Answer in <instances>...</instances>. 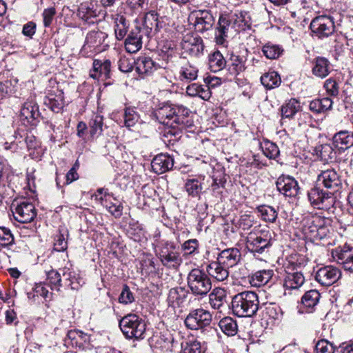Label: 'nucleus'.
Segmentation results:
<instances>
[{
    "mask_svg": "<svg viewBox=\"0 0 353 353\" xmlns=\"http://www.w3.org/2000/svg\"><path fill=\"white\" fill-rule=\"evenodd\" d=\"M61 275L57 270H52L46 272V285L49 286L51 290L59 291L61 287Z\"/></svg>",
    "mask_w": 353,
    "mask_h": 353,
    "instance_id": "nucleus-50",
    "label": "nucleus"
},
{
    "mask_svg": "<svg viewBox=\"0 0 353 353\" xmlns=\"http://www.w3.org/2000/svg\"><path fill=\"white\" fill-rule=\"evenodd\" d=\"M103 205L114 217H120L122 215L123 208L119 201H116L115 203H112L109 202L108 199H105V203Z\"/></svg>",
    "mask_w": 353,
    "mask_h": 353,
    "instance_id": "nucleus-59",
    "label": "nucleus"
},
{
    "mask_svg": "<svg viewBox=\"0 0 353 353\" xmlns=\"http://www.w3.org/2000/svg\"><path fill=\"white\" fill-rule=\"evenodd\" d=\"M90 341V336L78 330H69L65 339V345L67 347L83 350Z\"/></svg>",
    "mask_w": 353,
    "mask_h": 353,
    "instance_id": "nucleus-20",
    "label": "nucleus"
},
{
    "mask_svg": "<svg viewBox=\"0 0 353 353\" xmlns=\"http://www.w3.org/2000/svg\"><path fill=\"white\" fill-rule=\"evenodd\" d=\"M317 182L333 192H336L341 185V177L333 168L322 170L318 175Z\"/></svg>",
    "mask_w": 353,
    "mask_h": 353,
    "instance_id": "nucleus-17",
    "label": "nucleus"
},
{
    "mask_svg": "<svg viewBox=\"0 0 353 353\" xmlns=\"http://www.w3.org/2000/svg\"><path fill=\"white\" fill-rule=\"evenodd\" d=\"M199 241L196 239L185 241L182 245V250L185 255H195L199 253Z\"/></svg>",
    "mask_w": 353,
    "mask_h": 353,
    "instance_id": "nucleus-58",
    "label": "nucleus"
},
{
    "mask_svg": "<svg viewBox=\"0 0 353 353\" xmlns=\"http://www.w3.org/2000/svg\"><path fill=\"white\" fill-rule=\"evenodd\" d=\"M261 82L264 87L270 90L280 85L281 80L276 72L270 71L261 77Z\"/></svg>",
    "mask_w": 353,
    "mask_h": 353,
    "instance_id": "nucleus-46",
    "label": "nucleus"
},
{
    "mask_svg": "<svg viewBox=\"0 0 353 353\" xmlns=\"http://www.w3.org/2000/svg\"><path fill=\"white\" fill-rule=\"evenodd\" d=\"M159 62H157L159 68H168L176 59L179 57L176 54H170V52L164 53L163 52H158Z\"/></svg>",
    "mask_w": 353,
    "mask_h": 353,
    "instance_id": "nucleus-51",
    "label": "nucleus"
},
{
    "mask_svg": "<svg viewBox=\"0 0 353 353\" xmlns=\"http://www.w3.org/2000/svg\"><path fill=\"white\" fill-rule=\"evenodd\" d=\"M173 165V157L168 154L164 153L155 156L151 162L152 169L157 174H161L170 170Z\"/></svg>",
    "mask_w": 353,
    "mask_h": 353,
    "instance_id": "nucleus-23",
    "label": "nucleus"
},
{
    "mask_svg": "<svg viewBox=\"0 0 353 353\" xmlns=\"http://www.w3.org/2000/svg\"><path fill=\"white\" fill-rule=\"evenodd\" d=\"M212 316L210 311L202 307L190 311L185 319V327L191 330H204L210 327Z\"/></svg>",
    "mask_w": 353,
    "mask_h": 353,
    "instance_id": "nucleus-7",
    "label": "nucleus"
},
{
    "mask_svg": "<svg viewBox=\"0 0 353 353\" xmlns=\"http://www.w3.org/2000/svg\"><path fill=\"white\" fill-rule=\"evenodd\" d=\"M241 252L237 248H228L221 251L216 259L221 264L228 268L236 265L241 260Z\"/></svg>",
    "mask_w": 353,
    "mask_h": 353,
    "instance_id": "nucleus-24",
    "label": "nucleus"
},
{
    "mask_svg": "<svg viewBox=\"0 0 353 353\" xmlns=\"http://www.w3.org/2000/svg\"><path fill=\"white\" fill-rule=\"evenodd\" d=\"M163 21L158 18L157 14L154 12L148 13L145 16L143 23V32L145 38L148 39L151 37L152 31L158 32L163 28Z\"/></svg>",
    "mask_w": 353,
    "mask_h": 353,
    "instance_id": "nucleus-27",
    "label": "nucleus"
},
{
    "mask_svg": "<svg viewBox=\"0 0 353 353\" xmlns=\"http://www.w3.org/2000/svg\"><path fill=\"white\" fill-rule=\"evenodd\" d=\"M154 252L161 265L166 268L176 270L182 263L179 247L174 241H159L155 246Z\"/></svg>",
    "mask_w": 353,
    "mask_h": 353,
    "instance_id": "nucleus-3",
    "label": "nucleus"
},
{
    "mask_svg": "<svg viewBox=\"0 0 353 353\" xmlns=\"http://www.w3.org/2000/svg\"><path fill=\"white\" fill-rule=\"evenodd\" d=\"M263 55L268 59H277L283 52V48L271 42L265 43L261 49Z\"/></svg>",
    "mask_w": 353,
    "mask_h": 353,
    "instance_id": "nucleus-47",
    "label": "nucleus"
},
{
    "mask_svg": "<svg viewBox=\"0 0 353 353\" xmlns=\"http://www.w3.org/2000/svg\"><path fill=\"white\" fill-rule=\"evenodd\" d=\"M231 309L233 314L239 317H252L262 309L259 306V297L252 291H244L232 297Z\"/></svg>",
    "mask_w": 353,
    "mask_h": 353,
    "instance_id": "nucleus-1",
    "label": "nucleus"
},
{
    "mask_svg": "<svg viewBox=\"0 0 353 353\" xmlns=\"http://www.w3.org/2000/svg\"><path fill=\"white\" fill-rule=\"evenodd\" d=\"M186 93L190 97H199L208 101L211 97V91L208 85L192 83L187 86Z\"/></svg>",
    "mask_w": 353,
    "mask_h": 353,
    "instance_id": "nucleus-35",
    "label": "nucleus"
},
{
    "mask_svg": "<svg viewBox=\"0 0 353 353\" xmlns=\"http://www.w3.org/2000/svg\"><path fill=\"white\" fill-rule=\"evenodd\" d=\"M128 234L134 241H139L144 236V231L139 223H133L130 224Z\"/></svg>",
    "mask_w": 353,
    "mask_h": 353,
    "instance_id": "nucleus-57",
    "label": "nucleus"
},
{
    "mask_svg": "<svg viewBox=\"0 0 353 353\" xmlns=\"http://www.w3.org/2000/svg\"><path fill=\"white\" fill-rule=\"evenodd\" d=\"M124 125L127 128H131L136 125L138 123L140 115L137 112L135 107H125L124 108Z\"/></svg>",
    "mask_w": 353,
    "mask_h": 353,
    "instance_id": "nucleus-49",
    "label": "nucleus"
},
{
    "mask_svg": "<svg viewBox=\"0 0 353 353\" xmlns=\"http://www.w3.org/2000/svg\"><path fill=\"white\" fill-rule=\"evenodd\" d=\"M325 218L321 216H314L310 221H308L307 225L304 228L305 233L310 235L311 237L315 239V234L317 233L320 225L324 224Z\"/></svg>",
    "mask_w": 353,
    "mask_h": 353,
    "instance_id": "nucleus-52",
    "label": "nucleus"
},
{
    "mask_svg": "<svg viewBox=\"0 0 353 353\" xmlns=\"http://www.w3.org/2000/svg\"><path fill=\"white\" fill-rule=\"evenodd\" d=\"M228 269L218 261H216L207 265L206 272L209 277L212 276L217 281H223L229 276Z\"/></svg>",
    "mask_w": 353,
    "mask_h": 353,
    "instance_id": "nucleus-31",
    "label": "nucleus"
},
{
    "mask_svg": "<svg viewBox=\"0 0 353 353\" xmlns=\"http://www.w3.org/2000/svg\"><path fill=\"white\" fill-rule=\"evenodd\" d=\"M310 204L316 209L329 210L334 204V199L332 192L323 190L320 187L315 186L307 192Z\"/></svg>",
    "mask_w": 353,
    "mask_h": 353,
    "instance_id": "nucleus-10",
    "label": "nucleus"
},
{
    "mask_svg": "<svg viewBox=\"0 0 353 353\" xmlns=\"http://www.w3.org/2000/svg\"><path fill=\"white\" fill-rule=\"evenodd\" d=\"M198 72V68L188 62L181 67L179 72V79L183 82H191L197 79Z\"/></svg>",
    "mask_w": 353,
    "mask_h": 353,
    "instance_id": "nucleus-38",
    "label": "nucleus"
},
{
    "mask_svg": "<svg viewBox=\"0 0 353 353\" xmlns=\"http://www.w3.org/2000/svg\"><path fill=\"white\" fill-rule=\"evenodd\" d=\"M305 283V277L301 272H286L283 279L284 294H291L292 290H298Z\"/></svg>",
    "mask_w": 353,
    "mask_h": 353,
    "instance_id": "nucleus-19",
    "label": "nucleus"
},
{
    "mask_svg": "<svg viewBox=\"0 0 353 353\" xmlns=\"http://www.w3.org/2000/svg\"><path fill=\"white\" fill-rule=\"evenodd\" d=\"M209 66L212 72H216L227 65V60L219 51H215L209 55Z\"/></svg>",
    "mask_w": 353,
    "mask_h": 353,
    "instance_id": "nucleus-44",
    "label": "nucleus"
},
{
    "mask_svg": "<svg viewBox=\"0 0 353 353\" xmlns=\"http://www.w3.org/2000/svg\"><path fill=\"white\" fill-rule=\"evenodd\" d=\"M333 101L329 97L315 99L310 101L309 109L314 114L324 113L332 107Z\"/></svg>",
    "mask_w": 353,
    "mask_h": 353,
    "instance_id": "nucleus-39",
    "label": "nucleus"
},
{
    "mask_svg": "<svg viewBox=\"0 0 353 353\" xmlns=\"http://www.w3.org/2000/svg\"><path fill=\"white\" fill-rule=\"evenodd\" d=\"M277 190L286 197H296L300 192L298 181L290 175L281 174L276 181Z\"/></svg>",
    "mask_w": 353,
    "mask_h": 353,
    "instance_id": "nucleus-14",
    "label": "nucleus"
},
{
    "mask_svg": "<svg viewBox=\"0 0 353 353\" xmlns=\"http://www.w3.org/2000/svg\"><path fill=\"white\" fill-rule=\"evenodd\" d=\"M273 235L269 230L250 232L246 237L247 250L257 258L268 255L274 242Z\"/></svg>",
    "mask_w": 353,
    "mask_h": 353,
    "instance_id": "nucleus-2",
    "label": "nucleus"
},
{
    "mask_svg": "<svg viewBox=\"0 0 353 353\" xmlns=\"http://www.w3.org/2000/svg\"><path fill=\"white\" fill-rule=\"evenodd\" d=\"M187 281L192 294L200 298L206 296L212 288L210 278L200 268L192 269L188 274Z\"/></svg>",
    "mask_w": 353,
    "mask_h": 353,
    "instance_id": "nucleus-5",
    "label": "nucleus"
},
{
    "mask_svg": "<svg viewBox=\"0 0 353 353\" xmlns=\"http://www.w3.org/2000/svg\"><path fill=\"white\" fill-rule=\"evenodd\" d=\"M134 61L125 56L120 57L118 61V67L122 72L128 73L132 71L134 68Z\"/></svg>",
    "mask_w": 353,
    "mask_h": 353,
    "instance_id": "nucleus-62",
    "label": "nucleus"
},
{
    "mask_svg": "<svg viewBox=\"0 0 353 353\" xmlns=\"http://www.w3.org/2000/svg\"><path fill=\"white\" fill-rule=\"evenodd\" d=\"M262 316L270 323H277L283 317V312L281 307L273 303H265L262 307Z\"/></svg>",
    "mask_w": 353,
    "mask_h": 353,
    "instance_id": "nucleus-29",
    "label": "nucleus"
},
{
    "mask_svg": "<svg viewBox=\"0 0 353 353\" xmlns=\"http://www.w3.org/2000/svg\"><path fill=\"white\" fill-rule=\"evenodd\" d=\"M310 28L317 38L320 39L327 38L335 32L334 18L327 14L316 16L312 20Z\"/></svg>",
    "mask_w": 353,
    "mask_h": 353,
    "instance_id": "nucleus-8",
    "label": "nucleus"
},
{
    "mask_svg": "<svg viewBox=\"0 0 353 353\" xmlns=\"http://www.w3.org/2000/svg\"><path fill=\"white\" fill-rule=\"evenodd\" d=\"M245 62L246 58L244 56L232 53L230 58L227 60L226 67L229 73L236 77L245 70Z\"/></svg>",
    "mask_w": 353,
    "mask_h": 353,
    "instance_id": "nucleus-30",
    "label": "nucleus"
},
{
    "mask_svg": "<svg viewBox=\"0 0 353 353\" xmlns=\"http://www.w3.org/2000/svg\"><path fill=\"white\" fill-rule=\"evenodd\" d=\"M118 300L120 303L124 305L130 304L134 302V294L127 285H123Z\"/></svg>",
    "mask_w": 353,
    "mask_h": 353,
    "instance_id": "nucleus-61",
    "label": "nucleus"
},
{
    "mask_svg": "<svg viewBox=\"0 0 353 353\" xmlns=\"http://www.w3.org/2000/svg\"><path fill=\"white\" fill-rule=\"evenodd\" d=\"M341 276L340 269L333 265L319 268L315 273V280L323 286H331Z\"/></svg>",
    "mask_w": 353,
    "mask_h": 353,
    "instance_id": "nucleus-16",
    "label": "nucleus"
},
{
    "mask_svg": "<svg viewBox=\"0 0 353 353\" xmlns=\"http://www.w3.org/2000/svg\"><path fill=\"white\" fill-rule=\"evenodd\" d=\"M143 30V25L142 27L135 26L130 30L125 41V48L127 52L135 53L141 48L142 40L145 37Z\"/></svg>",
    "mask_w": 353,
    "mask_h": 353,
    "instance_id": "nucleus-18",
    "label": "nucleus"
},
{
    "mask_svg": "<svg viewBox=\"0 0 353 353\" xmlns=\"http://www.w3.org/2000/svg\"><path fill=\"white\" fill-rule=\"evenodd\" d=\"M14 218L19 223H30L36 216V210L34 205L27 201H14L11 205Z\"/></svg>",
    "mask_w": 353,
    "mask_h": 353,
    "instance_id": "nucleus-9",
    "label": "nucleus"
},
{
    "mask_svg": "<svg viewBox=\"0 0 353 353\" xmlns=\"http://www.w3.org/2000/svg\"><path fill=\"white\" fill-rule=\"evenodd\" d=\"M330 61L323 57H317L312 61V73L316 77L324 79L332 70Z\"/></svg>",
    "mask_w": 353,
    "mask_h": 353,
    "instance_id": "nucleus-26",
    "label": "nucleus"
},
{
    "mask_svg": "<svg viewBox=\"0 0 353 353\" xmlns=\"http://www.w3.org/2000/svg\"><path fill=\"white\" fill-rule=\"evenodd\" d=\"M226 298L225 290L223 288H216L209 294V303L212 308L221 312L226 303Z\"/></svg>",
    "mask_w": 353,
    "mask_h": 353,
    "instance_id": "nucleus-32",
    "label": "nucleus"
},
{
    "mask_svg": "<svg viewBox=\"0 0 353 353\" xmlns=\"http://www.w3.org/2000/svg\"><path fill=\"white\" fill-rule=\"evenodd\" d=\"M256 210L263 221L268 223L276 221L278 212L274 207L268 205H261L258 206Z\"/></svg>",
    "mask_w": 353,
    "mask_h": 353,
    "instance_id": "nucleus-42",
    "label": "nucleus"
},
{
    "mask_svg": "<svg viewBox=\"0 0 353 353\" xmlns=\"http://www.w3.org/2000/svg\"><path fill=\"white\" fill-rule=\"evenodd\" d=\"M273 275L272 270H261L250 275L248 281L252 286L261 287L267 284Z\"/></svg>",
    "mask_w": 353,
    "mask_h": 353,
    "instance_id": "nucleus-33",
    "label": "nucleus"
},
{
    "mask_svg": "<svg viewBox=\"0 0 353 353\" xmlns=\"http://www.w3.org/2000/svg\"><path fill=\"white\" fill-rule=\"evenodd\" d=\"M316 353H334V347L332 343L327 340L319 341L316 344Z\"/></svg>",
    "mask_w": 353,
    "mask_h": 353,
    "instance_id": "nucleus-64",
    "label": "nucleus"
},
{
    "mask_svg": "<svg viewBox=\"0 0 353 353\" xmlns=\"http://www.w3.org/2000/svg\"><path fill=\"white\" fill-rule=\"evenodd\" d=\"M184 188L188 196L193 198L200 197L203 190L202 183L197 178L188 179Z\"/></svg>",
    "mask_w": 353,
    "mask_h": 353,
    "instance_id": "nucleus-43",
    "label": "nucleus"
},
{
    "mask_svg": "<svg viewBox=\"0 0 353 353\" xmlns=\"http://www.w3.org/2000/svg\"><path fill=\"white\" fill-rule=\"evenodd\" d=\"M175 110L172 128L167 132L174 136L176 134L175 130H186L193 126V121L190 116V110L188 108L182 105H176Z\"/></svg>",
    "mask_w": 353,
    "mask_h": 353,
    "instance_id": "nucleus-12",
    "label": "nucleus"
},
{
    "mask_svg": "<svg viewBox=\"0 0 353 353\" xmlns=\"http://www.w3.org/2000/svg\"><path fill=\"white\" fill-rule=\"evenodd\" d=\"M89 137L94 138L101 134L103 131V117L99 114H94L89 121Z\"/></svg>",
    "mask_w": 353,
    "mask_h": 353,
    "instance_id": "nucleus-45",
    "label": "nucleus"
},
{
    "mask_svg": "<svg viewBox=\"0 0 353 353\" xmlns=\"http://www.w3.org/2000/svg\"><path fill=\"white\" fill-rule=\"evenodd\" d=\"M181 46L185 52L193 57L202 55L205 48L201 37L193 33L185 34L183 37Z\"/></svg>",
    "mask_w": 353,
    "mask_h": 353,
    "instance_id": "nucleus-13",
    "label": "nucleus"
},
{
    "mask_svg": "<svg viewBox=\"0 0 353 353\" xmlns=\"http://www.w3.org/2000/svg\"><path fill=\"white\" fill-rule=\"evenodd\" d=\"M189 21L193 24L195 30L199 33L210 30L214 23L213 14L208 10L192 12L189 16Z\"/></svg>",
    "mask_w": 353,
    "mask_h": 353,
    "instance_id": "nucleus-11",
    "label": "nucleus"
},
{
    "mask_svg": "<svg viewBox=\"0 0 353 353\" xmlns=\"http://www.w3.org/2000/svg\"><path fill=\"white\" fill-rule=\"evenodd\" d=\"M27 296L33 302L40 303L44 297V284L37 283L32 290L27 293Z\"/></svg>",
    "mask_w": 353,
    "mask_h": 353,
    "instance_id": "nucleus-56",
    "label": "nucleus"
},
{
    "mask_svg": "<svg viewBox=\"0 0 353 353\" xmlns=\"http://www.w3.org/2000/svg\"><path fill=\"white\" fill-rule=\"evenodd\" d=\"M332 255L345 270L353 272V247L347 244L339 246L332 250Z\"/></svg>",
    "mask_w": 353,
    "mask_h": 353,
    "instance_id": "nucleus-15",
    "label": "nucleus"
},
{
    "mask_svg": "<svg viewBox=\"0 0 353 353\" xmlns=\"http://www.w3.org/2000/svg\"><path fill=\"white\" fill-rule=\"evenodd\" d=\"M300 103L296 99H290L281 107V118L292 119L300 110Z\"/></svg>",
    "mask_w": 353,
    "mask_h": 353,
    "instance_id": "nucleus-40",
    "label": "nucleus"
},
{
    "mask_svg": "<svg viewBox=\"0 0 353 353\" xmlns=\"http://www.w3.org/2000/svg\"><path fill=\"white\" fill-rule=\"evenodd\" d=\"M261 148L264 155L270 159H275L279 155L278 146L270 141H265Z\"/></svg>",
    "mask_w": 353,
    "mask_h": 353,
    "instance_id": "nucleus-55",
    "label": "nucleus"
},
{
    "mask_svg": "<svg viewBox=\"0 0 353 353\" xmlns=\"http://www.w3.org/2000/svg\"><path fill=\"white\" fill-rule=\"evenodd\" d=\"M324 88L330 96L336 97L339 94V84L336 81L332 78H330L325 81Z\"/></svg>",
    "mask_w": 353,
    "mask_h": 353,
    "instance_id": "nucleus-63",
    "label": "nucleus"
},
{
    "mask_svg": "<svg viewBox=\"0 0 353 353\" xmlns=\"http://www.w3.org/2000/svg\"><path fill=\"white\" fill-rule=\"evenodd\" d=\"M219 326L221 331L228 336H234L238 331L236 321L230 316L224 317L220 320Z\"/></svg>",
    "mask_w": 353,
    "mask_h": 353,
    "instance_id": "nucleus-48",
    "label": "nucleus"
},
{
    "mask_svg": "<svg viewBox=\"0 0 353 353\" xmlns=\"http://www.w3.org/2000/svg\"><path fill=\"white\" fill-rule=\"evenodd\" d=\"M119 327L124 336L129 339L140 340L145 336L146 323L135 314H128L119 321Z\"/></svg>",
    "mask_w": 353,
    "mask_h": 353,
    "instance_id": "nucleus-4",
    "label": "nucleus"
},
{
    "mask_svg": "<svg viewBox=\"0 0 353 353\" xmlns=\"http://www.w3.org/2000/svg\"><path fill=\"white\" fill-rule=\"evenodd\" d=\"M175 105L165 103L156 111L155 116L160 123L172 128V120L176 112Z\"/></svg>",
    "mask_w": 353,
    "mask_h": 353,
    "instance_id": "nucleus-28",
    "label": "nucleus"
},
{
    "mask_svg": "<svg viewBox=\"0 0 353 353\" xmlns=\"http://www.w3.org/2000/svg\"><path fill=\"white\" fill-rule=\"evenodd\" d=\"M113 19L115 37L117 39L122 40L127 34L129 23L123 15L116 14Z\"/></svg>",
    "mask_w": 353,
    "mask_h": 353,
    "instance_id": "nucleus-41",
    "label": "nucleus"
},
{
    "mask_svg": "<svg viewBox=\"0 0 353 353\" xmlns=\"http://www.w3.org/2000/svg\"><path fill=\"white\" fill-rule=\"evenodd\" d=\"M317 154L322 161H329L334 159L336 152L330 144H322L316 148Z\"/></svg>",
    "mask_w": 353,
    "mask_h": 353,
    "instance_id": "nucleus-53",
    "label": "nucleus"
},
{
    "mask_svg": "<svg viewBox=\"0 0 353 353\" xmlns=\"http://www.w3.org/2000/svg\"><path fill=\"white\" fill-rule=\"evenodd\" d=\"M233 16L221 14L215 30V39L218 44H223L228 37L230 28L232 27Z\"/></svg>",
    "mask_w": 353,
    "mask_h": 353,
    "instance_id": "nucleus-21",
    "label": "nucleus"
},
{
    "mask_svg": "<svg viewBox=\"0 0 353 353\" xmlns=\"http://www.w3.org/2000/svg\"><path fill=\"white\" fill-rule=\"evenodd\" d=\"M320 298L321 294L316 290L306 292L301 299L303 306L305 308V312H312L314 307L317 305Z\"/></svg>",
    "mask_w": 353,
    "mask_h": 353,
    "instance_id": "nucleus-37",
    "label": "nucleus"
},
{
    "mask_svg": "<svg viewBox=\"0 0 353 353\" xmlns=\"http://www.w3.org/2000/svg\"><path fill=\"white\" fill-rule=\"evenodd\" d=\"M94 73L91 74V77L99 79L100 77L108 79L110 77L111 62L108 59L103 61L100 60H94L93 62Z\"/></svg>",
    "mask_w": 353,
    "mask_h": 353,
    "instance_id": "nucleus-34",
    "label": "nucleus"
},
{
    "mask_svg": "<svg viewBox=\"0 0 353 353\" xmlns=\"http://www.w3.org/2000/svg\"><path fill=\"white\" fill-rule=\"evenodd\" d=\"M108 34L101 30H91L85 36L84 44L81 49V54L84 57H91L105 50L108 44L105 41Z\"/></svg>",
    "mask_w": 353,
    "mask_h": 353,
    "instance_id": "nucleus-6",
    "label": "nucleus"
},
{
    "mask_svg": "<svg viewBox=\"0 0 353 353\" xmlns=\"http://www.w3.org/2000/svg\"><path fill=\"white\" fill-rule=\"evenodd\" d=\"M14 243V236L10 229L6 227H0V244L3 246H8Z\"/></svg>",
    "mask_w": 353,
    "mask_h": 353,
    "instance_id": "nucleus-60",
    "label": "nucleus"
},
{
    "mask_svg": "<svg viewBox=\"0 0 353 353\" xmlns=\"http://www.w3.org/2000/svg\"><path fill=\"white\" fill-rule=\"evenodd\" d=\"M39 116L38 106L32 102H26L22 106L19 114L20 120L25 125L32 126L37 125Z\"/></svg>",
    "mask_w": 353,
    "mask_h": 353,
    "instance_id": "nucleus-22",
    "label": "nucleus"
},
{
    "mask_svg": "<svg viewBox=\"0 0 353 353\" xmlns=\"http://www.w3.org/2000/svg\"><path fill=\"white\" fill-rule=\"evenodd\" d=\"M134 66L137 72L143 77L152 74L159 68L157 62L149 57H139L134 61Z\"/></svg>",
    "mask_w": 353,
    "mask_h": 353,
    "instance_id": "nucleus-25",
    "label": "nucleus"
},
{
    "mask_svg": "<svg viewBox=\"0 0 353 353\" xmlns=\"http://www.w3.org/2000/svg\"><path fill=\"white\" fill-rule=\"evenodd\" d=\"M185 298V290L182 288H171L168 293V301L172 305H179Z\"/></svg>",
    "mask_w": 353,
    "mask_h": 353,
    "instance_id": "nucleus-54",
    "label": "nucleus"
},
{
    "mask_svg": "<svg viewBox=\"0 0 353 353\" xmlns=\"http://www.w3.org/2000/svg\"><path fill=\"white\" fill-rule=\"evenodd\" d=\"M97 3L94 1H87L81 3L78 10L79 17L84 21L95 18L98 15Z\"/></svg>",
    "mask_w": 353,
    "mask_h": 353,
    "instance_id": "nucleus-36",
    "label": "nucleus"
}]
</instances>
